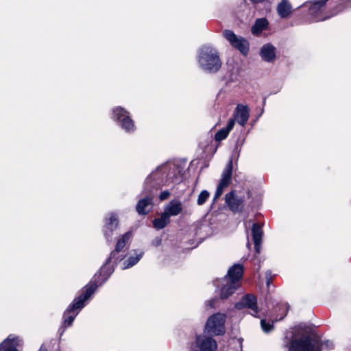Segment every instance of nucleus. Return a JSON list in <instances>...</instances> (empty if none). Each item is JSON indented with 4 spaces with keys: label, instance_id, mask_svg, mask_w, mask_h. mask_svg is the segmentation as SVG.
<instances>
[{
    "label": "nucleus",
    "instance_id": "nucleus-4",
    "mask_svg": "<svg viewBox=\"0 0 351 351\" xmlns=\"http://www.w3.org/2000/svg\"><path fill=\"white\" fill-rule=\"evenodd\" d=\"M97 289L96 284H90L86 287V289L83 295L75 298L73 304L69 307L66 311L64 313V324L69 326H71L73 322L77 313H75V311L82 309L84 306V302L88 300L91 295Z\"/></svg>",
    "mask_w": 351,
    "mask_h": 351
},
{
    "label": "nucleus",
    "instance_id": "nucleus-3",
    "mask_svg": "<svg viewBox=\"0 0 351 351\" xmlns=\"http://www.w3.org/2000/svg\"><path fill=\"white\" fill-rule=\"evenodd\" d=\"M319 336L310 328H306L291 340L288 351H319L316 343Z\"/></svg>",
    "mask_w": 351,
    "mask_h": 351
},
{
    "label": "nucleus",
    "instance_id": "nucleus-21",
    "mask_svg": "<svg viewBox=\"0 0 351 351\" xmlns=\"http://www.w3.org/2000/svg\"><path fill=\"white\" fill-rule=\"evenodd\" d=\"M232 172V161L230 160L223 171L220 183L222 185L228 186L230 184Z\"/></svg>",
    "mask_w": 351,
    "mask_h": 351
},
{
    "label": "nucleus",
    "instance_id": "nucleus-19",
    "mask_svg": "<svg viewBox=\"0 0 351 351\" xmlns=\"http://www.w3.org/2000/svg\"><path fill=\"white\" fill-rule=\"evenodd\" d=\"M182 210V204L179 202H171L165 208L164 213L169 218L178 215Z\"/></svg>",
    "mask_w": 351,
    "mask_h": 351
},
{
    "label": "nucleus",
    "instance_id": "nucleus-1",
    "mask_svg": "<svg viewBox=\"0 0 351 351\" xmlns=\"http://www.w3.org/2000/svg\"><path fill=\"white\" fill-rule=\"evenodd\" d=\"M243 274V267L240 264L232 266L219 285L221 299H226L232 295L241 286V280Z\"/></svg>",
    "mask_w": 351,
    "mask_h": 351
},
{
    "label": "nucleus",
    "instance_id": "nucleus-11",
    "mask_svg": "<svg viewBox=\"0 0 351 351\" xmlns=\"http://www.w3.org/2000/svg\"><path fill=\"white\" fill-rule=\"evenodd\" d=\"M196 345L199 351H216L217 348V341L204 334L196 337Z\"/></svg>",
    "mask_w": 351,
    "mask_h": 351
},
{
    "label": "nucleus",
    "instance_id": "nucleus-23",
    "mask_svg": "<svg viewBox=\"0 0 351 351\" xmlns=\"http://www.w3.org/2000/svg\"><path fill=\"white\" fill-rule=\"evenodd\" d=\"M268 26V21L265 18L258 19L252 27V33L254 35H259Z\"/></svg>",
    "mask_w": 351,
    "mask_h": 351
},
{
    "label": "nucleus",
    "instance_id": "nucleus-33",
    "mask_svg": "<svg viewBox=\"0 0 351 351\" xmlns=\"http://www.w3.org/2000/svg\"><path fill=\"white\" fill-rule=\"evenodd\" d=\"M261 241H256L254 243V248L257 253L260 252Z\"/></svg>",
    "mask_w": 351,
    "mask_h": 351
},
{
    "label": "nucleus",
    "instance_id": "nucleus-8",
    "mask_svg": "<svg viewBox=\"0 0 351 351\" xmlns=\"http://www.w3.org/2000/svg\"><path fill=\"white\" fill-rule=\"evenodd\" d=\"M223 35L230 42L231 45L237 49L241 53L244 55L248 53L249 43L247 40L242 37L237 36L231 30L223 31Z\"/></svg>",
    "mask_w": 351,
    "mask_h": 351
},
{
    "label": "nucleus",
    "instance_id": "nucleus-27",
    "mask_svg": "<svg viewBox=\"0 0 351 351\" xmlns=\"http://www.w3.org/2000/svg\"><path fill=\"white\" fill-rule=\"evenodd\" d=\"M252 236L254 243L261 241L263 237V231L261 227L258 223H254L252 227Z\"/></svg>",
    "mask_w": 351,
    "mask_h": 351
},
{
    "label": "nucleus",
    "instance_id": "nucleus-18",
    "mask_svg": "<svg viewBox=\"0 0 351 351\" xmlns=\"http://www.w3.org/2000/svg\"><path fill=\"white\" fill-rule=\"evenodd\" d=\"M152 206V198L147 197L138 202L136 205V210L139 214H147L151 209Z\"/></svg>",
    "mask_w": 351,
    "mask_h": 351
},
{
    "label": "nucleus",
    "instance_id": "nucleus-5",
    "mask_svg": "<svg viewBox=\"0 0 351 351\" xmlns=\"http://www.w3.org/2000/svg\"><path fill=\"white\" fill-rule=\"evenodd\" d=\"M226 315L224 313H217L210 315L205 324L204 332L212 335H222L226 332L225 323Z\"/></svg>",
    "mask_w": 351,
    "mask_h": 351
},
{
    "label": "nucleus",
    "instance_id": "nucleus-29",
    "mask_svg": "<svg viewBox=\"0 0 351 351\" xmlns=\"http://www.w3.org/2000/svg\"><path fill=\"white\" fill-rule=\"evenodd\" d=\"M261 326L262 330L265 332H269L274 328L273 324H270L269 322H267L265 319H262L261 321Z\"/></svg>",
    "mask_w": 351,
    "mask_h": 351
},
{
    "label": "nucleus",
    "instance_id": "nucleus-13",
    "mask_svg": "<svg viewBox=\"0 0 351 351\" xmlns=\"http://www.w3.org/2000/svg\"><path fill=\"white\" fill-rule=\"evenodd\" d=\"M250 117V108L243 104H238L233 113L234 122L237 121L240 125L244 126Z\"/></svg>",
    "mask_w": 351,
    "mask_h": 351
},
{
    "label": "nucleus",
    "instance_id": "nucleus-14",
    "mask_svg": "<svg viewBox=\"0 0 351 351\" xmlns=\"http://www.w3.org/2000/svg\"><path fill=\"white\" fill-rule=\"evenodd\" d=\"M260 56L262 60L265 62H274L276 59V49L273 45L270 43L265 44L261 48Z\"/></svg>",
    "mask_w": 351,
    "mask_h": 351
},
{
    "label": "nucleus",
    "instance_id": "nucleus-17",
    "mask_svg": "<svg viewBox=\"0 0 351 351\" xmlns=\"http://www.w3.org/2000/svg\"><path fill=\"white\" fill-rule=\"evenodd\" d=\"M235 307L238 309L247 307L256 313L257 306L256 298L252 295H247L243 297L239 302L235 304Z\"/></svg>",
    "mask_w": 351,
    "mask_h": 351
},
{
    "label": "nucleus",
    "instance_id": "nucleus-9",
    "mask_svg": "<svg viewBox=\"0 0 351 351\" xmlns=\"http://www.w3.org/2000/svg\"><path fill=\"white\" fill-rule=\"evenodd\" d=\"M113 117L120 121L122 128L127 132L134 130V124L129 116L128 112L121 107L113 109Z\"/></svg>",
    "mask_w": 351,
    "mask_h": 351
},
{
    "label": "nucleus",
    "instance_id": "nucleus-31",
    "mask_svg": "<svg viewBox=\"0 0 351 351\" xmlns=\"http://www.w3.org/2000/svg\"><path fill=\"white\" fill-rule=\"evenodd\" d=\"M228 186H224V185H222V184H221L219 182V185H218V187L217 189V191L215 192V197H214V200L218 199L223 193L224 189L227 187Z\"/></svg>",
    "mask_w": 351,
    "mask_h": 351
},
{
    "label": "nucleus",
    "instance_id": "nucleus-15",
    "mask_svg": "<svg viewBox=\"0 0 351 351\" xmlns=\"http://www.w3.org/2000/svg\"><path fill=\"white\" fill-rule=\"evenodd\" d=\"M118 219L116 215L110 213L106 219L104 232L106 237H110L112 232L118 227Z\"/></svg>",
    "mask_w": 351,
    "mask_h": 351
},
{
    "label": "nucleus",
    "instance_id": "nucleus-2",
    "mask_svg": "<svg viewBox=\"0 0 351 351\" xmlns=\"http://www.w3.org/2000/svg\"><path fill=\"white\" fill-rule=\"evenodd\" d=\"M197 62L202 70L209 73L217 72L221 66L219 53L211 46H203L199 49Z\"/></svg>",
    "mask_w": 351,
    "mask_h": 351
},
{
    "label": "nucleus",
    "instance_id": "nucleus-26",
    "mask_svg": "<svg viewBox=\"0 0 351 351\" xmlns=\"http://www.w3.org/2000/svg\"><path fill=\"white\" fill-rule=\"evenodd\" d=\"M316 347L318 348L319 351L324 350H330L334 347V343L332 341L329 339H322L319 337V341L316 343Z\"/></svg>",
    "mask_w": 351,
    "mask_h": 351
},
{
    "label": "nucleus",
    "instance_id": "nucleus-32",
    "mask_svg": "<svg viewBox=\"0 0 351 351\" xmlns=\"http://www.w3.org/2000/svg\"><path fill=\"white\" fill-rule=\"evenodd\" d=\"M169 192L167 191H162L160 194V200H165L166 199H167L169 196Z\"/></svg>",
    "mask_w": 351,
    "mask_h": 351
},
{
    "label": "nucleus",
    "instance_id": "nucleus-12",
    "mask_svg": "<svg viewBox=\"0 0 351 351\" xmlns=\"http://www.w3.org/2000/svg\"><path fill=\"white\" fill-rule=\"evenodd\" d=\"M22 346L23 341L19 337L10 335L0 343V351H19L18 348Z\"/></svg>",
    "mask_w": 351,
    "mask_h": 351
},
{
    "label": "nucleus",
    "instance_id": "nucleus-10",
    "mask_svg": "<svg viewBox=\"0 0 351 351\" xmlns=\"http://www.w3.org/2000/svg\"><path fill=\"white\" fill-rule=\"evenodd\" d=\"M325 0H319L314 2H306L302 6L308 9V14L315 18V21H323L328 18V16H323L322 12L325 8Z\"/></svg>",
    "mask_w": 351,
    "mask_h": 351
},
{
    "label": "nucleus",
    "instance_id": "nucleus-20",
    "mask_svg": "<svg viewBox=\"0 0 351 351\" xmlns=\"http://www.w3.org/2000/svg\"><path fill=\"white\" fill-rule=\"evenodd\" d=\"M234 125V119H230L226 128H221L215 134V140L221 141L225 139Z\"/></svg>",
    "mask_w": 351,
    "mask_h": 351
},
{
    "label": "nucleus",
    "instance_id": "nucleus-28",
    "mask_svg": "<svg viewBox=\"0 0 351 351\" xmlns=\"http://www.w3.org/2000/svg\"><path fill=\"white\" fill-rule=\"evenodd\" d=\"M209 195L210 194L207 191H202L198 196L197 201V204L199 206L203 205L208 199Z\"/></svg>",
    "mask_w": 351,
    "mask_h": 351
},
{
    "label": "nucleus",
    "instance_id": "nucleus-22",
    "mask_svg": "<svg viewBox=\"0 0 351 351\" xmlns=\"http://www.w3.org/2000/svg\"><path fill=\"white\" fill-rule=\"evenodd\" d=\"M277 11L281 18L287 17L291 11V6L287 0H282L278 5Z\"/></svg>",
    "mask_w": 351,
    "mask_h": 351
},
{
    "label": "nucleus",
    "instance_id": "nucleus-35",
    "mask_svg": "<svg viewBox=\"0 0 351 351\" xmlns=\"http://www.w3.org/2000/svg\"><path fill=\"white\" fill-rule=\"evenodd\" d=\"M153 243L156 246H158L161 243V239H156L153 241Z\"/></svg>",
    "mask_w": 351,
    "mask_h": 351
},
{
    "label": "nucleus",
    "instance_id": "nucleus-34",
    "mask_svg": "<svg viewBox=\"0 0 351 351\" xmlns=\"http://www.w3.org/2000/svg\"><path fill=\"white\" fill-rule=\"evenodd\" d=\"M215 300H216L215 299L210 300L207 302L206 304L208 305L210 307H215L214 303H215Z\"/></svg>",
    "mask_w": 351,
    "mask_h": 351
},
{
    "label": "nucleus",
    "instance_id": "nucleus-6",
    "mask_svg": "<svg viewBox=\"0 0 351 351\" xmlns=\"http://www.w3.org/2000/svg\"><path fill=\"white\" fill-rule=\"evenodd\" d=\"M166 166L158 167L156 171H153L146 179L145 189L150 192L152 191V188L157 190L162 184H165L163 176L166 172Z\"/></svg>",
    "mask_w": 351,
    "mask_h": 351
},
{
    "label": "nucleus",
    "instance_id": "nucleus-30",
    "mask_svg": "<svg viewBox=\"0 0 351 351\" xmlns=\"http://www.w3.org/2000/svg\"><path fill=\"white\" fill-rule=\"evenodd\" d=\"M228 186H224V185H222V184H221L219 182V185H218V187L217 189V191L215 192V197H214V200L218 199L223 193L224 189L227 187Z\"/></svg>",
    "mask_w": 351,
    "mask_h": 351
},
{
    "label": "nucleus",
    "instance_id": "nucleus-25",
    "mask_svg": "<svg viewBox=\"0 0 351 351\" xmlns=\"http://www.w3.org/2000/svg\"><path fill=\"white\" fill-rule=\"evenodd\" d=\"M143 254V252H140L139 253L135 252V256H132L127 261H125L123 263L122 269H125L136 264L142 257Z\"/></svg>",
    "mask_w": 351,
    "mask_h": 351
},
{
    "label": "nucleus",
    "instance_id": "nucleus-24",
    "mask_svg": "<svg viewBox=\"0 0 351 351\" xmlns=\"http://www.w3.org/2000/svg\"><path fill=\"white\" fill-rule=\"evenodd\" d=\"M169 223V218L162 213L159 218H156L153 221L154 227L160 230L164 228Z\"/></svg>",
    "mask_w": 351,
    "mask_h": 351
},
{
    "label": "nucleus",
    "instance_id": "nucleus-16",
    "mask_svg": "<svg viewBox=\"0 0 351 351\" xmlns=\"http://www.w3.org/2000/svg\"><path fill=\"white\" fill-rule=\"evenodd\" d=\"M225 199L226 204L232 211L237 212L241 210L243 203V199L237 197L233 191L227 193L225 196Z\"/></svg>",
    "mask_w": 351,
    "mask_h": 351
},
{
    "label": "nucleus",
    "instance_id": "nucleus-7",
    "mask_svg": "<svg viewBox=\"0 0 351 351\" xmlns=\"http://www.w3.org/2000/svg\"><path fill=\"white\" fill-rule=\"evenodd\" d=\"M131 237L130 232H126L124 234L122 237L118 241L116 245L115 252H112L109 257V258L106 261V263L103 265V267L100 269L101 275L104 276V280H106L112 273L113 269L109 265L110 261L114 258L115 253L120 252L125 245L126 243L129 241Z\"/></svg>",
    "mask_w": 351,
    "mask_h": 351
}]
</instances>
